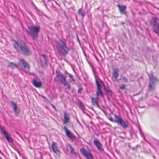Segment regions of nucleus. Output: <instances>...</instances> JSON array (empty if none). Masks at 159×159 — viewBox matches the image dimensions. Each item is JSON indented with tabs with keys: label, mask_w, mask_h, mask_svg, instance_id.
<instances>
[{
	"label": "nucleus",
	"mask_w": 159,
	"mask_h": 159,
	"mask_svg": "<svg viewBox=\"0 0 159 159\" xmlns=\"http://www.w3.org/2000/svg\"><path fill=\"white\" fill-rule=\"evenodd\" d=\"M67 137L70 139H75V137L74 135L71 132L68 135Z\"/></svg>",
	"instance_id": "25"
},
{
	"label": "nucleus",
	"mask_w": 159,
	"mask_h": 159,
	"mask_svg": "<svg viewBox=\"0 0 159 159\" xmlns=\"http://www.w3.org/2000/svg\"><path fill=\"white\" fill-rule=\"evenodd\" d=\"M66 147L67 150L68 151H70V149H71V148H72L70 144L67 145Z\"/></svg>",
	"instance_id": "28"
},
{
	"label": "nucleus",
	"mask_w": 159,
	"mask_h": 159,
	"mask_svg": "<svg viewBox=\"0 0 159 159\" xmlns=\"http://www.w3.org/2000/svg\"><path fill=\"white\" fill-rule=\"evenodd\" d=\"M118 7L119 9V10L121 13L125 14V11L126 7L125 6H121L120 5H118Z\"/></svg>",
	"instance_id": "16"
},
{
	"label": "nucleus",
	"mask_w": 159,
	"mask_h": 159,
	"mask_svg": "<svg viewBox=\"0 0 159 159\" xmlns=\"http://www.w3.org/2000/svg\"><path fill=\"white\" fill-rule=\"evenodd\" d=\"M98 99L97 98H92V101L93 105L98 106Z\"/></svg>",
	"instance_id": "22"
},
{
	"label": "nucleus",
	"mask_w": 159,
	"mask_h": 159,
	"mask_svg": "<svg viewBox=\"0 0 159 159\" xmlns=\"http://www.w3.org/2000/svg\"><path fill=\"white\" fill-rule=\"evenodd\" d=\"M13 45L17 51L19 53L26 56H30L32 54L30 48L24 42L15 41Z\"/></svg>",
	"instance_id": "1"
},
{
	"label": "nucleus",
	"mask_w": 159,
	"mask_h": 159,
	"mask_svg": "<svg viewBox=\"0 0 159 159\" xmlns=\"http://www.w3.org/2000/svg\"><path fill=\"white\" fill-rule=\"evenodd\" d=\"M142 137H143V139H144L145 141H146V142H147V140H146V138H145V135H144V136H142Z\"/></svg>",
	"instance_id": "36"
},
{
	"label": "nucleus",
	"mask_w": 159,
	"mask_h": 159,
	"mask_svg": "<svg viewBox=\"0 0 159 159\" xmlns=\"http://www.w3.org/2000/svg\"><path fill=\"white\" fill-rule=\"evenodd\" d=\"M4 137L6 139L7 141L9 143H12L13 140L12 138L8 135V134L5 135Z\"/></svg>",
	"instance_id": "20"
},
{
	"label": "nucleus",
	"mask_w": 159,
	"mask_h": 159,
	"mask_svg": "<svg viewBox=\"0 0 159 159\" xmlns=\"http://www.w3.org/2000/svg\"><path fill=\"white\" fill-rule=\"evenodd\" d=\"M73 59H74V60H75V57H73Z\"/></svg>",
	"instance_id": "40"
},
{
	"label": "nucleus",
	"mask_w": 159,
	"mask_h": 159,
	"mask_svg": "<svg viewBox=\"0 0 159 159\" xmlns=\"http://www.w3.org/2000/svg\"><path fill=\"white\" fill-rule=\"evenodd\" d=\"M40 59L42 63H44L47 65L48 62V59L46 55L42 54L40 56Z\"/></svg>",
	"instance_id": "14"
},
{
	"label": "nucleus",
	"mask_w": 159,
	"mask_h": 159,
	"mask_svg": "<svg viewBox=\"0 0 159 159\" xmlns=\"http://www.w3.org/2000/svg\"><path fill=\"white\" fill-rule=\"evenodd\" d=\"M0 159H2L1 157H0Z\"/></svg>",
	"instance_id": "41"
},
{
	"label": "nucleus",
	"mask_w": 159,
	"mask_h": 159,
	"mask_svg": "<svg viewBox=\"0 0 159 159\" xmlns=\"http://www.w3.org/2000/svg\"><path fill=\"white\" fill-rule=\"evenodd\" d=\"M92 71L93 72V75L95 77L96 84L97 87V90L96 92V95L98 97L100 95L102 97H103V94L102 92L101 89V86L100 84L98 81L97 80V78L98 80V77L95 76L96 71L94 70V67L92 66Z\"/></svg>",
	"instance_id": "5"
},
{
	"label": "nucleus",
	"mask_w": 159,
	"mask_h": 159,
	"mask_svg": "<svg viewBox=\"0 0 159 159\" xmlns=\"http://www.w3.org/2000/svg\"><path fill=\"white\" fill-rule=\"evenodd\" d=\"M149 89L150 90H152L154 89L155 83L158 81V79L155 76H154L152 74L149 75Z\"/></svg>",
	"instance_id": "7"
},
{
	"label": "nucleus",
	"mask_w": 159,
	"mask_h": 159,
	"mask_svg": "<svg viewBox=\"0 0 159 159\" xmlns=\"http://www.w3.org/2000/svg\"><path fill=\"white\" fill-rule=\"evenodd\" d=\"M113 75L114 78L116 80H117V78L119 76V74L117 70L114 69L113 70Z\"/></svg>",
	"instance_id": "21"
},
{
	"label": "nucleus",
	"mask_w": 159,
	"mask_h": 159,
	"mask_svg": "<svg viewBox=\"0 0 159 159\" xmlns=\"http://www.w3.org/2000/svg\"><path fill=\"white\" fill-rule=\"evenodd\" d=\"M80 152L87 159H94L93 157L90 152L86 151L84 148H81Z\"/></svg>",
	"instance_id": "10"
},
{
	"label": "nucleus",
	"mask_w": 159,
	"mask_h": 159,
	"mask_svg": "<svg viewBox=\"0 0 159 159\" xmlns=\"http://www.w3.org/2000/svg\"><path fill=\"white\" fill-rule=\"evenodd\" d=\"M11 106L13 107L14 112L15 114L16 115H18L20 112V108L17 106V104L14 102H11Z\"/></svg>",
	"instance_id": "11"
},
{
	"label": "nucleus",
	"mask_w": 159,
	"mask_h": 159,
	"mask_svg": "<svg viewBox=\"0 0 159 159\" xmlns=\"http://www.w3.org/2000/svg\"><path fill=\"white\" fill-rule=\"evenodd\" d=\"M93 143L99 151H102L103 150V149L102 148V144L98 140L95 139L93 141Z\"/></svg>",
	"instance_id": "12"
},
{
	"label": "nucleus",
	"mask_w": 159,
	"mask_h": 159,
	"mask_svg": "<svg viewBox=\"0 0 159 159\" xmlns=\"http://www.w3.org/2000/svg\"><path fill=\"white\" fill-rule=\"evenodd\" d=\"M120 88L121 89H124L125 88V85H121L120 86Z\"/></svg>",
	"instance_id": "32"
},
{
	"label": "nucleus",
	"mask_w": 159,
	"mask_h": 159,
	"mask_svg": "<svg viewBox=\"0 0 159 159\" xmlns=\"http://www.w3.org/2000/svg\"><path fill=\"white\" fill-rule=\"evenodd\" d=\"M52 148L53 152L57 155L60 154V152L58 150L57 147L56 143L54 142L52 143Z\"/></svg>",
	"instance_id": "13"
},
{
	"label": "nucleus",
	"mask_w": 159,
	"mask_h": 159,
	"mask_svg": "<svg viewBox=\"0 0 159 159\" xmlns=\"http://www.w3.org/2000/svg\"><path fill=\"white\" fill-rule=\"evenodd\" d=\"M150 25L152 26V28L153 31L157 34H159V19L156 18H153L151 21Z\"/></svg>",
	"instance_id": "4"
},
{
	"label": "nucleus",
	"mask_w": 159,
	"mask_h": 159,
	"mask_svg": "<svg viewBox=\"0 0 159 159\" xmlns=\"http://www.w3.org/2000/svg\"><path fill=\"white\" fill-rule=\"evenodd\" d=\"M28 28L29 30L26 31L27 33L30 36L33 40H36L40 31V27L38 26L32 25L28 27Z\"/></svg>",
	"instance_id": "3"
},
{
	"label": "nucleus",
	"mask_w": 159,
	"mask_h": 159,
	"mask_svg": "<svg viewBox=\"0 0 159 159\" xmlns=\"http://www.w3.org/2000/svg\"><path fill=\"white\" fill-rule=\"evenodd\" d=\"M42 98H43L45 99H46V98L45 97H44V96H42Z\"/></svg>",
	"instance_id": "37"
},
{
	"label": "nucleus",
	"mask_w": 159,
	"mask_h": 159,
	"mask_svg": "<svg viewBox=\"0 0 159 159\" xmlns=\"http://www.w3.org/2000/svg\"><path fill=\"white\" fill-rule=\"evenodd\" d=\"M78 103L81 109L82 110L83 112L85 113V111L86 110L85 108L82 103L80 101H78Z\"/></svg>",
	"instance_id": "18"
},
{
	"label": "nucleus",
	"mask_w": 159,
	"mask_h": 159,
	"mask_svg": "<svg viewBox=\"0 0 159 159\" xmlns=\"http://www.w3.org/2000/svg\"><path fill=\"white\" fill-rule=\"evenodd\" d=\"M82 90V88H79L78 90V93L80 94H81L82 93V92H81Z\"/></svg>",
	"instance_id": "35"
},
{
	"label": "nucleus",
	"mask_w": 159,
	"mask_h": 159,
	"mask_svg": "<svg viewBox=\"0 0 159 159\" xmlns=\"http://www.w3.org/2000/svg\"><path fill=\"white\" fill-rule=\"evenodd\" d=\"M59 81L61 84L63 85L66 84L67 82L66 80V77L64 76L62 74L60 73L57 74V76L54 79V81L57 83H58Z\"/></svg>",
	"instance_id": "9"
},
{
	"label": "nucleus",
	"mask_w": 159,
	"mask_h": 159,
	"mask_svg": "<svg viewBox=\"0 0 159 159\" xmlns=\"http://www.w3.org/2000/svg\"><path fill=\"white\" fill-rule=\"evenodd\" d=\"M81 9H80L78 10V13L80 15L83 17H84L85 16V12H81Z\"/></svg>",
	"instance_id": "26"
},
{
	"label": "nucleus",
	"mask_w": 159,
	"mask_h": 159,
	"mask_svg": "<svg viewBox=\"0 0 159 159\" xmlns=\"http://www.w3.org/2000/svg\"><path fill=\"white\" fill-rule=\"evenodd\" d=\"M67 74L68 75L69 77H70V79H72V81L74 82L75 81V80L73 78V76L71 74H70L69 73H68Z\"/></svg>",
	"instance_id": "30"
},
{
	"label": "nucleus",
	"mask_w": 159,
	"mask_h": 159,
	"mask_svg": "<svg viewBox=\"0 0 159 159\" xmlns=\"http://www.w3.org/2000/svg\"><path fill=\"white\" fill-rule=\"evenodd\" d=\"M57 48L58 54L61 56H66L70 50L66 42L62 40H60L57 43Z\"/></svg>",
	"instance_id": "2"
},
{
	"label": "nucleus",
	"mask_w": 159,
	"mask_h": 159,
	"mask_svg": "<svg viewBox=\"0 0 159 159\" xmlns=\"http://www.w3.org/2000/svg\"><path fill=\"white\" fill-rule=\"evenodd\" d=\"M18 65L23 69L25 70L26 72H29L30 70L29 65L23 59H21L19 60L18 62Z\"/></svg>",
	"instance_id": "8"
},
{
	"label": "nucleus",
	"mask_w": 159,
	"mask_h": 159,
	"mask_svg": "<svg viewBox=\"0 0 159 159\" xmlns=\"http://www.w3.org/2000/svg\"><path fill=\"white\" fill-rule=\"evenodd\" d=\"M70 153L72 154H74V150L73 148L72 147L71 149H70Z\"/></svg>",
	"instance_id": "34"
},
{
	"label": "nucleus",
	"mask_w": 159,
	"mask_h": 159,
	"mask_svg": "<svg viewBox=\"0 0 159 159\" xmlns=\"http://www.w3.org/2000/svg\"><path fill=\"white\" fill-rule=\"evenodd\" d=\"M65 86H66V89L69 90L70 88V85L68 82L66 83V84H64Z\"/></svg>",
	"instance_id": "27"
},
{
	"label": "nucleus",
	"mask_w": 159,
	"mask_h": 159,
	"mask_svg": "<svg viewBox=\"0 0 159 159\" xmlns=\"http://www.w3.org/2000/svg\"><path fill=\"white\" fill-rule=\"evenodd\" d=\"M100 82H101V83H102V81H101V80H100Z\"/></svg>",
	"instance_id": "38"
},
{
	"label": "nucleus",
	"mask_w": 159,
	"mask_h": 159,
	"mask_svg": "<svg viewBox=\"0 0 159 159\" xmlns=\"http://www.w3.org/2000/svg\"><path fill=\"white\" fill-rule=\"evenodd\" d=\"M32 83L33 85L35 87L38 88L40 87L42 85V83L41 81H38L35 79H33V80Z\"/></svg>",
	"instance_id": "15"
},
{
	"label": "nucleus",
	"mask_w": 159,
	"mask_h": 159,
	"mask_svg": "<svg viewBox=\"0 0 159 159\" xmlns=\"http://www.w3.org/2000/svg\"><path fill=\"white\" fill-rule=\"evenodd\" d=\"M63 129L66 132V135L67 136L70 134L71 132L68 130L66 126H64L63 128Z\"/></svg>",
	"instance_id": "24"
},
{
	"label": "nucleus",
	"mask_w": 159,
	"mask_h": 159,
	"mask_svg": "<svg viewBox=\"0 0 159 159\" xmlns=\"http://www.w3.org/2000/svg\"><path fill=\"white\" fill-rule=\"evenodd\" d=\"M110 120L111 121H113V119H110Z\"/></svg>",
	"instance_id": "39"
},
{
	"label": "nucleus",
	"mask_w": 159,
	"mask_h": 159,
	"mask_svg": "<svg viewBox=\"0 0 159 159\" xmlns=\"http://www.w3.org/2000/svg\"><path fill=\"white\" fill-rule=\"evenodd\" d=\"M0 130L2 133L3 134L4 136L7 134L8 133L6 131L5 128L2 127L0 125Z\"/></svg>",
	"instance_id": "23"
},
{
	"label": "nucleus",
	"mask_w": 159,
	"mask_h": 159,
	"mask_svg": "<svg viewBox=\"0 0 159 159\" xmlns=\"http://www.w3.org/2000/svg\"><path fill=\"white\" fill-rule=\"evenodd\" d=\"M51 105L52 107V108L54 109L55 111H57V110L55 107L52 104H51Z\"/></svg>",
	"instance_id": "33"
},
{
	"label": "nucleus",
	"mask_w": 159,
	"mask_h": 159,
	"mask_svg": "<svg viewBox=\"0 0 159 159\" xmlns=\"http://www.w3.org/2000/svg\"><path fill=\"white\" fill-rule=\"evenodd\" d=\"M115 121L120 125L123 129H126L128 127V122L125 121L121 118L118 117L117 115L115 116Z\"/></svg>",
	"instance_id": "6"
},
{
	"label": "nucleus",
	"mask_w": 159,
	"mask_h": 159,
	"mask_svg": "<svg viewBox=\"0 0 159 159\" xmlns=\"http://www.w3.org/2000/svg\"><path fill=\"white\" fill-rule=\"evenodd\" d=\"M139 131H140V133L141 136V137H142L143 136H144V134L143 133V131H142L140 127L139 126Z\"/></svg>",
	"instance_id": "29"
},
{
	"label": "nucleus",
	"mask_w": 159,
	"mask_h": 159,
	"mask_svg": "<svg viewBox=\"0 0 159 159\" xmlns=\"http://www.w3.org/2000/svg\"><path fill=\"white\" fill-rule=\"evenodd\" d=\"M69 117L66 113H64V119L63 123L64 124H66L69 121Z\"/></svg>",
	"instance_id": "19"
},
{
	"label": "nucleus",
	"mask_w": 159,
	"mask_h": 159,
	"mask_svg": "<svg viewBox=\"0 0 159 159\" xmlns=\"http://www.w3.org/2000/svg\"><path fill=\"white\" fill-rule=\"evenodd\" d=\"M8 67H11L12 69H13L15 68H17L18 66L16 64L13 62H11L9 63Z\"/></svg>",
	"instance_id": "17"
},
{
	"label": "nucleus",
	"mask_w": 159,
	"mask_h": 159,
	"mask_svg": "<svg viewBox=\"0 0 159 159\" xmlns=\"http://www.w3.org/2000/svg\"><path fill=\"white\" fill-rule=\"evenodd\" d=\"M123 80L126 83L128 82V80L125 77H123L122 78Z\"/></svg>",
	"instance_id": "31"
}]
</instances>
